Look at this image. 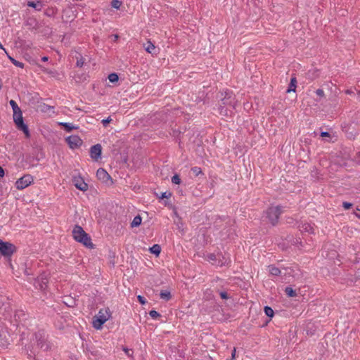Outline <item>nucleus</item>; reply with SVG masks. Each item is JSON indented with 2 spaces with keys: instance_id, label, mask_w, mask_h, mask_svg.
<instances>
[{
  "instance_id": "39448f33",
  "label": "nucleus",
  "mask_w": 360,
  "mask_h": 360,
  "mask_svg": "<svg viewBox=\"0 0 360 360\" xmlns=\"http://www.w3.org/2000/svg\"><path fill=\"white\" fill-rule=\"evenodd\" d=\"M16 251L15 246L0 239V254L5 257H10Z\"/></svg>"
},
{
  "instance_id": "9d476101",
  "label": "nucleus",
  "mask_w": 360,
  "mask_h": 360,
  "mask_svg": "<svg viewBox=\"0 0 360 360\" xmlns=\"http://www.w3.org/2000/svg\"><path fill=\"white\" fill-rule=\"evenodd\" d=\"M97 178L103 182H108L110 180V176L108 173L103 168H99L96 172Z\"/></svg>"
},
{
  "instance_id": "6ab92c4d",
  "label": "nucleus",
  "mask_w": 360,
  "mask_h": 360,
  "mask_svg": "<svg viewBox=\"0 0 360 360\" xmlns=\"http://www.w3.org/2000/svg\"><path fill=\"white\" fill-rule=\"evenodd\" d=\"M220 257H221V255H215L213 253H210V254L207 255V259L209 262H212L214 264V262H216V261L217 259H219V258Z\"/></svg>"
},
{
  "instance_id": "f704fd0d",
  "label": "nucleus",
  "mask_w": 360,
  "mask_h": 360,
  "mask_svg": "<svg viewBox=\"0 0 360 360\" xmlns=\"http://www.w3.org/2000/svg\"><path fill=\"white\" fill-rule=\"evenodd\" d=\"M84 63V60L82 56L80 57V58H77V67H82Z\"/></svg>"
},
{
  "instance_id": "9b49d317",
  "label": "nucleus",
  "mask_w": 360,
  "mask_h": 360,
  "mask_svg": "<svg viewBox=\"0 0 360 360\" xmlns=\"http://www.w3.org/2000/svg\"><path fill=\"white\" fill-rule=\"evenodd\" d=\"M75 186L80 191H85L88 189V185L81 178H75L73 180Z\"/></svg>"
},
{
  "instance_id": "58836bf2",
  "label": "nucleus",
  "mask_w": 360,
  "mask_h": 360,
  "mask_svg": "<svg viewBox=\"0 0 360 360\" xmlns=\"http://www.w3.org/2000/svg\"><path fill=\"white\" fill-rule=\"evenodd\" d=\"M321 136H322V137H330V136L328 132H327V131H322L321 133Z\"/></svg>"
},
{
  "instance_id": "6e6552de",
  "label": "nucleus",
  "mask_w": 360,
  "mask_h": 360,
  "mask_svg": "<svg viewBox=\"0 0 360 360\" xmlns=\"http://www.w3.org/2000/svg\"><path fill=\"white\" fill-rule=\"evenodd\" d=\"M66 141L72 149L77 148L82 144V140L77 135H71L67 137Z\"/></svg>"
},
{
  "instance_id": "e433bc0d",
  "label": "nucleus",
  "mask_w": 360,
  "mask_h": 360,
  "mask_svg": "<svg viewBox=\"0 0 360 360\" xmlns=\"http://www.w3.org/2000/svg\"><path fill=\"white\" fill-rule=\"evenodd\" d=\"M137 299H138L139 302L142 304H144L146 303V299L141 295H138Z\"/></svg>"
},
{
  "instance_id": "a211bd4d",
  "label": "nucleus",
  "mask_w": 360,
  "mask_h": 360,
  "mask_svg": "<svg viewBox=\"0 0 360 360\" xmlns=\"http://www.w3.org/2000/svg\"><path fill=\"white\" fill-rule=\"evenodd\" d=\"M60 125L63 126L65 129L70 132L71 131L72 129H77V127L74 126L71 123H68V122H61L60 123Z\"/></svg>"
},
{
  "instance_id": "473e14b6",
  "label": "nucleus",
  "mask_w": 360,
  "mask_h": 360,
  "mask_svg": "<svg viewBox=\"0 0 360 360\" xmlns=\"http://www.w3.org/2000/svg\"><path fill=\"white\" fill-rule=\"evenodd\" d=\"M171 195H172L171 192L165 191V192L162 193L161 195L159 196V198L161 199L169 198L171 197Z\"/></svg>"
},
{
  "instance_id": "1a4fd4ad",
  "label": "nucleus",
  "mask_w": 360,
  "mask_h": 360,
  "mask_svg": "<svg viewBox=\"0 0 360 360\" xmlns=\"http://www.w3.org/2000/svg\"><path fill=\"white\" fill-rule=\"evenodd\" d=\"M102 151V147L100 144H96L91 147L90 148V156L91 158L97 161L99 158H101Z\"/></svg>"
},
{
  "instance_id": "09e8293b",
  "label": "nucleus",
  "mask_w": 360,
  "mask_h": 360,
  "mask_svg": "<svg viewBox=\"0 0 360 360\" xmlns=\"http://www.w3.org/2000/svg\"><path fill=\"white\" fill-rule=\"evenodd\" d=\"M358 160H356L359 164H360V152L358 153Z\"/></svg>"
},
{
  "instance_id": "8fccbe9b",
  "label": "nucleus",
  "mask_w": 360,
  "mask_h": 360,
  "mask_svg": "<svg viewBox=\"0 0 360 360\" xmlns=\"http://www.w3.org/2000/svg\"><path fill=\"white\" fill-rule=\"evenodd\" d=\"M0 49H3L4 51H5V49L3 47L2 44L0 43Z\"/></svg>"
},
{
  "instance_id": "bb28decb",
  "label": "nucleus",
  "mask_w": 360,
  "mask_h": 360,
  "mask_svg": "<svg viewBox=\"0 0 360 360\" xmlns=\"http://www.w3.org/2000/svg\"><path fill=\"white\" fill-rule=\"evenodd\" d=\"M264 312L266 315L269 317H273L274 316V310L270 307H264Z\"/></svg>"
},
{
  "instance_id": "a18cd8bd",
  "label": "nucleus",
  "mask_w": 360,
  "mask_h": 360,
  "mask_svg": "<svg viewBox=\"0 0 360 360\" xmlns=\"http://www.w3.org/2000/svg\"><path fill=\"white\" fill-rule=\"evenodd\" d=\"M225 263H226V262H219L218 264H217V265H218V266H223V265L225 264Z\"/></svg>"
},
{
  "instance_id": "de8ad7c7",
  "label": "nucleus",
  "mask_w": 360,
  "mask_h": 360,
  "mask_svg": "<svg viewBox=\"0 0 360 360\" xmlns=\"http://www.w3.org/2000/svg\"><path fill=\"white\" fill-rule=\"evenodd\" d=\"M41 60H42L43 61H47V60H48V57H46V56H44V57L41 58Z\"/></svg>"
},
{
  "instance_id": "7ed1b4c3",
  "label": "nucleus",
  "mask_w": 360,
  "mask_h": 360,
  "mask_svg": "<svg viewBox=\"0 0 360 360\" xmlns=\"http://www.w3.org/2000/svg\"><path fill=\"white\" fill-rule=\"evenodd\" d=\"M110 311L108 309H101L94 317L93 326L96 329L101 328L102 326L110 319Z\"/></svg>"
},
{
  "instance_id": "ea45409f",
  "label": "nucleus",
  "mask_w": 360,
  "mask_h": 360,
  "mask_svg": "<svg viewBox=\"0 0 360 360\" xmlns=\"http://www.w3.org/2000/svg\"><path fill=\"white\" fill-rule=\"evenodd\" d=\"M110 120H111L110 118L108 117L107 119L103 120L102 122H103V125L105 126L106 124H108V123H109L110 122Z\"/></svg>"
},
{
  "instance_id": "423d86ee",
  "label": "nucleus",
  "mask_w": 360,
  "mask_h": 360,
  "mask_svg": "<svg viewBox=\"0 0 360 360\" xmlns=\"http://www.w3.org/2000/svg\"><path fill=\"white\" fill-rule=\"evenodd\" d=\"M13 120L17 128L22 130L27 137L30 136V132L27 126L24 123L22 111L13 114Z\"/></svg>"
},
{
  "instance_id": "cd10ccee",
  "label": "nucleus",
  "mask_w": 360,
  "mask_h": 360,
  "mask_svg": "<svg viewBox=\"0 0 360 360\" xmlns=\"http://www.w3.org/2000/svg\"><path fill=\"white\" fill-rule=\"evenodd\" d=\"M111 6L114 8L119 9L122 6V2L119 0H113L111 2Z\"/></svg>"
},
{
  "instance_id": "72a5a7b5",
  "label": "nucleus",
  "mask_w": 360,
  "mask_h": 360,
  "mask_svg": "<svg viewBox=\"0 0 360 360\" xmlns=\"http://www.w3.org/2000/svg\"><path fill=\"white\" fill-rule=\"evenodd\" d=\"M13 64L18 68H24V63L22 62H20L18 60H15L13 63Z\"/></svg>"
},
{
  "instance_id": "c756f323",
  "label": "nucleus",
  "mask_w": 360,
  "mask_h": 360,
  "mask_svg": "<svg viewBox=\"0 0 360 360\" xmlns=\"http://www.w3.org/2000/svg\"><path fill=\"white\" fill-rule=\"evenodd\" d=\"M172 182L174 184H179L181 183L180 177L178 174H175L172 178Z\"/></svg>"
},
{
  "instance_id": "20e7f679",
  "label": "nucleus",
  "mask_w": 360,
  "mask_h": 360,
  "mask_svg": "<svg viewBox=\"0 0 360 360\" xmlns=\"http://www.w3.org/2000/svg\"><path fill=\"white\" fill-rule=\"evenodd\" d=\"M282 212V207L281 206H275L270 207L266 211V218L268 219V221L271 223L273 226L276 225L278 222V218Z\"/></svg>"
},
{
  "instance_id": "5701e85b",
  "label": "nucleus",
  "mask_w": 360,
  "mask_h": 360,
  "mask_svg": "<svg viewBox=\"0 0 360 360\" xmlns=\"http://www.w3.org/2000/svg\"><path fill=\"white\" fill-rule=\"evenodd\" d=\"M36 287L39 288L41 290H45L47 287V282L43 280L39 281L38 279L36 282Z\"/></svg>"
},
{
  "instance_id": "f8f14e48",
  "label": "nucleus",
  "mask_w": 360,
  "mask_h": 360,
  "mask_svg": "<svg viewBox=\"0 0 360 360\" xmlns=\"http://www.w3.org/2000/svg\"><path fill=\"white\" fill-rule=\"evenodd\" d=\"M143 47L148 53H151L152 55H156L158 53L156 47L150 41H148L144 44Z\"/></svg>"
},
{
  "instance_id": "79ce46f5",
  "label": "nucleus",
  "mask_w": 360,
  "mask_h": 360,
  "mask_svg": "<svg viewBox=\"0 0 360 360\" xmlns=\"http://www.w3.org/2000/svg\"><path fill=\"white\" fill-rule=\"evenodd\" d=\"M236 356V349L234 348L231 353V358L229 360H234Z\"/></svg>"
},
{
  "instance_id": "4be33fe9",
  "label": "nucleus",
  "mask_w": 360,
  "mask_h": 360,
  "mask_svg": "<svg viewBox=\"0 0 360 360\" xmlns=\"http://www.w3.org/2000/svg\"><path fill=\"white\" fill-rule=\"evenodd\" d=\"M9 103L12 107L13 114L21 111L20 108L18 107V104L15 101L11 100Z\"/></svg>"
},
{
  "instance_id": "2f4dec72",
  "label": "nucleus",
  "mask_w": 360,
  "mask_h": 360,
  "mask_svg": "<svg viewBox=\"0 0 360 360\" xmlns=\"http://www.w3.org/2000/svg\"><path fill=\"white\" fill-rule=\"evenodd\" d=\"M149 315L153 318V319H157L158 317L160 316V314L155 310H151L149 312Z\"/></svg>"
},
{
  "instance_id": "dca6fc26",
  "label": "nucleus",
  "mask_w": 360,
  "mask_h": 360,
  "mask_svg": "<svg viewBox=\"0 0 360 360\" xmlns=\"http://www.w3.org/2000/svg\"><path fill=\"white\" fill-rule=\"evenodd\" d=\"M141 221H142V219L139 215L136 216L133 219V220L131 223V227H137V226H140L141 224Z\"/></svg>"
},
{
  "instance_id": "a19ab883",
  "label": "nucleus",
  "mask_w": 360,
  "mask_h": 360,
  "mask_svg": "<svg viewBox=\"0 0 360 360\" xmlns=\"http://www.w3.org/2000/svg\"><path fill=\"white\" fill-rule=\"evenodd\" d=\"M220 296L222 299H226L228 297H227V293L225 292H220Z\"/></svg>"
},
{
  "instance_id": "aec40b11",
  "label": "nucleus",
  "mask_w": 360,
  "mask_h": 360,
  "mask_svg": "<svg viewBox=\"0 0 360 360\" xmlns=\"http://www.w3.org/2000/svg\"><path fill=\"white\" fill-rule=\"evenodd\" d=\"M150 251L151 253H153L155 255H159L161 252V248L159 245L155 244L150 248Z\"/></svg>"
},
{
  "instance_id": "c85d7f7f",
  "label": "nucleus",
  "mask_w": 360,
  "mask_h": 360,
  "mask_svg": "<svg viewBox=\"0 0 360 360\" xmlns=\"http://www.w3.org/2000/svg\"><path fill=\"white\" fill-rule=\"evenodd\" d=\"M191 171L193 173L195 176H198L199 174H202V169L200 167H194L191 168Z\"/></svg>"
},
{
  "instance_id": "b1692460",
  "label": "nucleus",
  "mask_w": 360,
  "mask_h": 360,
  "mask_svg": "<svg viewBox=\"0 0 360 360\" xmlns=\"http://www.w3.org/2000/svg\"><path fill=\"white\" fill-rule=\"evenodd\" d=\"M219 114L224 116H228L229 112H231V110L228 109V108H225L224 106L220 105L219 108Z\"/></svg>"
},
{
  "instance_id": "412c9836",
  "label": "nucleus",
  "mask_w": 360,
  "mask_h": 360,
  "mask_svg": "<svg viewBox=\"0 0 360 360\" xmlns=\"http://www.w3.org/2000/svg\"><path fill=\"white\" fill-rule=\"evenodd\" d=\"M285 292L290 297H293L297 295L296 292L291 287H286L285 289Z\"/></svg>"
},
{
  "instance_id": "c03bdc74",
  "label": "nucleus",
  "mask_w": 360,
  "mask_h": 360,
  "mask_svg": "<svg viewBox=\"0 0 360 360\" xmlns=\"http://www.w3.org/2000/svg\"><path fill=\"white\" fill-rule=\"evenodd\" d=\"M5 174L4 169L0 166V177H3Z\"/></svg>"
},
{
  "instance_id": "393cba45",
  "label": "nucleus",
  "mask_w": 360,
  "mask_h": 360,
  "mask_svg": "<svg viewBox=\"0 0 360 360\" xmlns=\"http://www.w3.org/2000/svg\"><path fill=\"white\" fill-rule=\"evenodd\" d=\"M160 296L162 299L165 300H169L171 298L170 292L167 290L161 291L160 293Z\"/></svg>"
},
{
  "instance_id": "603ef678",
  "label": "nucleus",
  "mask_w": 360,
  "mask_h": 360,
  "mask_svg": "<svg viewBox=\"0 0 360 360\" xmlns=\"http://www.w3.org/2000/svg\"><path fill=\"white\" fill-rule=\"evenodd\" d=\"M359 97H360V91L359 92Z\"/></svg>"
},
{
  "instance_id": "c9c22d12",
  "label": "nucleus",
  "mask_w": 360,
  "mask_h": 360,
  "mask_svg": "<svg viewBox=\"0 0 360 360\" xmlns=\"http://www.w3.org/2000/svg\"><path fill=\"white\" fill-rule=\"evenodd\" d=\"M316 94L317 96H319L321 98L324 97V96H325L323 90L321 89H317L316 91Z\"/></svg>"
},
{
  "instance_id": "37998d69",
  "label": "nucleus",
  "mask_w": 360,
  "mask_h": 360,
  "mask_svg": "<svg viewBox=\"0 0 360 360\" xmlns=\"http://www.w3.org/2000/svg\"><path fill=\"white\" fill-rule=\"evenodd\" d=\"M4 51H5V53H6V55H7V56H8V59H9V60L11 61V63H13V61H14L15 59V58H13V57H11V56H9V55H8V53L6 52V50H5Z\"/></svg>"
},
{
  "instance_id": "4c0bfd02",
  "label": "nucleus",
  "mask_w": 360,
  "mask_h": 360,
  "mask_svg": "<svg viewBox=\"0 0 360 360\" xmlns=\"http://www.w3.org/2000/svg\"><path fill=\"white\" fill-rule=\"evenodd\" d=\"M342 206L345 210H348L352 206V204L348 202H344Z\"/></svg>"
},
{
  "instance_id": "7c9ffc66",
  "label": "nucleus",
  "mask_w": 360,
  "mask_h": 360,
  "mask_svg": "<svg viewBox=\"0 0 360 360\" xmlns=\"http://www.w3.org/2000/svg\"><path fill=\"white\" fill-rule=\"evenodd\" d=\"M231 98V96H229L228 98L225 97L222 99V104L224 105H229L231 108L233 107L231 105V102L229 101V99Z\"/></svg>"
},
{
  "instance_id": "49530a36",
  "label": "nucleus",
  "mask_w": 360,
  "mask_h": 360,
  "mask_svg": "<svg viewBox=\"0 0 360 360\" xmlns=\"http://www.w3.org/2000/svg\"><path fill=\"white\" fill-rule=\"evenodd\" d=\"M345 93H346L347 94H352L353 93V91H352V90H349V89H348V90H347V91H345Z\"/></svg>"
},
{
  "instance_id": "ddd939ff",
  "label": "nucleus",
  "mask_w": 360,
  "mask_h": 360,
  "mask_svg": "<svg viewBox=\"0 0 360 360\" xmlns=\"http://www.w3.org/2000/svg\"><path fill=\"white\" fill-rule=\"evenodd\" d=\"M300 229L302 232H307L309 233H314V229L312 225L308 223H304L300 226Z\"/></svg>"
},
{
  "instance_id": "4468645a",
  "label": "nucleus",
  "mask_w": 360,
  "mask_h": 360,
  "mask_svg": "<svg viewBox=\"0 0 360 360\" xmlns=\"http://www.w3.org/2000/svg\"><path fill=\"white\" fill-rule=\"evenodd\" d=\"M297 79L295 77H292L290 79V83L288 89H287V92L290 93L291 91L295 92L296 89Z\"/></svg>"
},
{
  "instance_id": "a878e982",
  "label": "nucleus",
  "mask_w": 360,
  "mask_h": 360,
  "mask_svg": "<svg viewBox=\"0 0 360 360\" xmlns=\"http://www.w3.org/2000/svg\"><path fill=\"white\" fill-rule=\"evenodd\" d=\"M118 75L116 74V73H110L109 75H108V79L110 82H117L118 81Z\"/></svg>"
},
{
  "instance_id": "f03ea898",
  "label": "nucleus",
  "mask_w": 360,
  "mask_h": 360,
  "mask_svg": "<svg viewBox=\"0 0 360 360\" xmlns=\"http://www.w3.org/2000/svg\"><path fill=\"white\" fill-rule=\"evenodd\" d=\"M72 236L77 242L82 243L86 248L89 249L94 248V244L91 242V237L80 226L75 225L74 226L72 230Z\"/></svg>"
},
{
  "instance_id": "f3484780",
  "label": "nucleus",
  "mask_w": 360,
  "mask_h": 360,
  "mask_svg": "<svg viewBox=\"0 0 360 360\" xmlns=\"http://www.w3.org/2000/svg\"><path fill=\"white\" fill-rule=\"evenodd\" d=\"M27 6L32 8H34L37 11H41L42 8V5L40 2H34V1H29L27 3Z\"/></svg>"
},
{
  "instance_id": "3c124183",
  "label": "nucleus",
  "mask_w": 360,
  "mask_h": 360,
  "mask_svg": "<svg viewBox=\"0 0 360 360\" xmlns=\"http://www.w3.org/2000/svg\"><path fill=\"white\" fill-rule=\"evenodd\" d=\"M1 307V303L0 302V308Z\"/></svg>"
},
{
  "instance_id": "2eb2a0df",
  "label": "nucleus",
  "mask_w": 360,
  "mask_h": 360,
  "mask_svg": "<svg viewBox=\"0 0 360 360\" xmlns=\"http://www.w3.org/2000/svg\"><path fill=\"white\" fill-rule=\"evenodd\" d=\"M269 271L273 276H278L281 274V271L274 265L269 266Z\"/></svg>"
},
{
  "instance_id": "0eeeda50",
  "label": "nucleus",
  "mask_w": 360,
  "mask_h": 360,
  "mask_svg": "<svg viewBox=\"0 0 360 360\" xmlns=\"http://www.w3.org/2000/svg\"><path fill=\"white\" fill-rule=\"evenodd\" d=\"M34 181L33 176L30 174H25L15 182V187L18 190H22L29 186Z\"/></svg>"
},
{
  "instance_id": "f257e3e1",
  "label": "nucleus",
  "mask_w": 360,
  "mask_h": 360,
  "mask_svg": "<svg viewBox=\"0 0 360 360\" xmlns=\"http://www.w3.org/2000/svg\"><path fill=\"white\" fill-rule=\"evenodd\" d=\"M53 347V345L49 340L48 335L44 331H38L34 335L32 354L34 356L39 354L41 352H49Z\"/></svg>"
}]
</instances>
